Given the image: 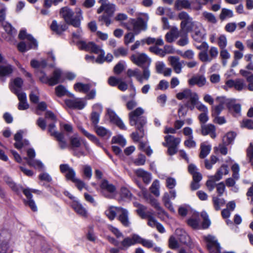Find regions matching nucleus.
Listing matches in <instances>:
<instances>
[{
	"instance_id": "nucleus-1",
	"label": "nucleus",
	"mask_w": 253,
	"mask_h": 253,
	"mask_svg": "<svg viewBox=\"0 0 253 253\" xmlns=\"http://www.w3.org/2000/svg\"><path fill=\"white\" fill-rule=\"evenodd\" d=\"M74 12L67 6L61 8L59 12L60 15L64 20L65 24L79 28L77 33H73V36L75 38H79L82 32L80 27L81 21L83 19V12L80 8H76L75 16H74Z\"/></svg>"
},
{
	"instance_id": "nucleus-2",
	"label": "nucleus",
	"mask_w": 253,
	"mask_h": 253,
	"mask_svg": "<svg viewBox=\"0 0 253 253\" xmlns=\"http://www.w3.org/2000/svg\"><path fill=\"white\" fill-rule=\"evenodd\" d=\"M144 113L143 108L138 107L128 114L130 125L132 126H135L137 130L142 132L143 127L147 123L146 117L142 116Z\"/></svg>"
},
{
	"instance_id": "nucleus-3",
	"label": "nucleus",
	"mask_w": 253,
	"mask_h": 253,
	"mask_svg": "<svg viewBox=\"0 0 253 253\" xmlns=\"http://www.w3.org/2000/svg\"><path fill=\"white\" fill-rule=\"evenodd\" d=\"M178 18L181 20L180 29L182 32L187 34L193 31V28L198 23L194 21L193 18L185 11H182L178 13Z\"/></svg>"
},
{
	"instance_id": "nucleus-4",
	"label": "nucleus",
	"mask_w": 253,
	"mask_h": 253,
	"mask_svg": "<svg viewBox=\"0 0 253 253\" xmlns=\"http://www.w3.org/2000/svg\"><path fill=\"white\" fill-rule=\"evenodd\" d=\"M229 170L228 166L226 165H223L218 169L214 175L209 176V179L207 181L206 185L210 191H212L215 188V182L220 180L223 175H226L228 173Z\"/></svg>"
},
{
	"instance_id": "nucleus-5",
	"label": "nucleus",
	"mask_w": 253,
	"mask_h": 253,
	"mask_svg": "<svg viewBox=\"0 0 253 253\" xmlns=\"http://www.w3.org/2000/svg\"><path fill=\"white\" fill-rule=\"evenodd\" d=\"M127 76L129 78L134 77L136 80L141 84L143 83L144 80L148 81L150 77L151 72L148 66L143 67L142 75L140 74L139 70L135 68L134 70L129 69L126 72Z\"/></svg>"
},
{
	"instance_id": "nucleus-6",
	"label": "nucleus",
	"mask_w": 253,
	"mask_h": 253,
	"mask_svg": "<svg viewBox=\"0 0 253 253\" xmlns=\"http://www.w3.org/2000/svg\"><path fill=\"white\" fill-rule=\"evenodd\" d=\"M56 127L55 123L49 124L48 131L50 135L55 137L58 142V145L61 149H65L68 147V143L65 140L64 134L63 132H58L55 129Z\"/></svg>"
},
{
	"instance_id": "nucleus-7",
	"label": "nucleus",
	"mask_w": 253,
	"mask_h": 253,
	"mask_svg": "<svg viewBox=\"0 0 253 253\" xmlns=\"http://www.w3.org/2000/svg\"><path fill=\"white\" fill-rule=\"evenodd\" d=\"M15 67L7 63L6 60L0 54V80L4 81L3 77L10 76L13 72Z\"/></svg>"
},
{
	"instance_id": "nucleus-8",
	"label": "nucleus",
	"mask_w": 253,
	"mask_h": 253,
	"mask_svg": "<svg viewBox=\"0 0 253 253\" xmlns=\"http://www.w3.org/2000/svg\"><path fill=\"white\" fill-rule=\"evenodd\" d=\"M28 42L27 45L25 42H20L17 45V48L21 52H25L30 49H37L38 47V42L32 36L27 37Z\"/></svg>"
},
{
	"instance_id": "nucleus-9",
	"label": "nucleus",
	"mask_w": 253,
	"mask_h": 253,
	"mask_svg": "<svg viewBox=\"0 0 253 253\" xmlns=\"http://www.w3.org/2000/svg\"><path fill=\"white\" fill-rule=\"evenodd\" d=\"M23 193L26 196L28 199V201L26 202V204H27L30 207L33 211H37V208L35 205V202L32 199V193L40 195L42 193V192L37 189L26 188L23 190Z\"/></svg>"
},
{
	"instance_id": "nucleus-10",
	"label": "nucleus",
	"mask_w": 253,
	"mask_h": 253,
	"mask_svg": "<svg viewBox=\"0 0 253 253\" xmlns=\"http://www.w3.org/2000/svg\"><path fill=\"white\" fill-rule=\"evenodd\" d=\"M100 187L102 189V194L106 198L111 199L113 197V194L116 191L115 186L110 183L107 180H104L102 182Z\"/></svg>"
},
{
	"instance_id": "nucleus-11",
	"label": "nucleus",
	"mask_w": 253,
	"mask_h": 253,
	"mask_svg": "<svg viewBox=\"0 0 253 253\" xmlns=\"http://www.w3.org/2000/svg\"><path fill=\"white\" fill-rule=\"evenodd\" d=\"M176 97L179 100L188 99L193 103H194L196 100H198L199 99L198 95L196 93L193 92L190 89L187 88L185 89L182 92L177 93Z\"/></svg>"
},
{
	"instance_id": "nucleus-12",
	"label": "nucleus",
	"mask_w": 253,
	"mask_h": 253,
	"mask_svg": "<svg viewBox=\"0 0 253 253\" xmlns=\"http://www.w3.org/2000/svg\"><path fill=\"white\" fill-rule=\"evenodd\" d=\"M107 115L112 123L115 124L121 129L126 130V129L122 120L117 116L114 110L109 108L107 109Z\"/></svg>"
},
{
	"instance_id": "nucleus-13",
	"label": "nucleus",
	"mask_w": 253,
	"mask_h": 253,
	"mask_svg": "<svg viewBox=\"0 0 253 253\" xmlns=\"http://www.w3.org/2000/svg\"><path fill=\"white\" fill-rule=\"evenodd\" d=\"M69 144H68V147L72 150H75L80 148L82 144H84L85 147L87 148L86 142L84 141L77 134H75L69 138Z\"/></svg>"
},
{
	"instance_id": "nucleus-14",
	"label": "nucleus",
	"mask_w": 253,
	"mask_h": 253,
	"mask_svg": "<svg viewBox=\"0 0 253 253\" xmlns=\"http://www.w3.org/2000/svg\"><path fill=\"white\" fill-rule=\"evenodd\" d=\"M130 23L133 26L132 30L135 35L138 34L141 31L146 29V23L141 17H138L136 19H130Z\"/></svg>"
},
{
	"instance_id": "nucleus-15",
	"label": "nucleus",
	"mask_w": 253,
	"mask_h": 253,
	"mask_svg": "<svg viewBox=\"0 0 253 253\" xmlns=\"http://www.w3.org/2000/svg\"><path fill=\"white\" fill-rule=\"evenodd\" d=\"M59 168L61 172L65 174V176L67 180H71L73 182L74 179L77 178L75 177V171L69 165L61 164Z\"/></svg>"
},
{
	"instance_id": "nucleus-16",
	"label": "nucleus",
	"mask_w": 253,
	"mask_h": 253,
	"mask_svg": "<svg viewBox=\"0 0 253 253\" xmlns=\"http://www.w3.org/2000/svg\"><path fill=\"white\" fill-rule=\"evenodd\" d=\"M66 105L71 108L83 109L86 105V102L81 98L67 99L65 101Z\"/></svg>"
},
{
	"instance_id": "nucleus-17",
	"label": "nucleus",
	"mask_w": 253,
	"mask_h": 253,
	"mask_svg": "<svg viewBox=\"0 0 253 253\" xmlns=\"http://www.w3.org/2000/svg\"><path fill=\"white\" fill-rule=\"evenodd\" d=\"M130 59L134 64L142 68L143 65L148 61L147 56L144 53L132 55Z\"/></svg>"
},
{
	"instance_id": "nucleus-18",
	"label": "nucleus",
	"mask_w": 253,
	"mask_h": 253,
	"mask_svg": "<svg viewBox=\"0 0 253 253\" xmlns=\"http://www.w3.org/2000/svg\"><path fill=\"white\" fill-rule=\"evenodd\" d=\"M192 32H193L192 37L195 41L200 42L204 39L205 35L204 29L200 23L197 24Z\"/></svg>"
},
{
	"instance_id": "nucleus-19",
	"label": "nucleus",
	"mask_w": 253,
	"mask_h": 253,
	"mask_svg": "<svg viewBox=\"0 0 253 253\" xmlns=\"http://www.w3.org/2000/svg\"><path fill=\"white\" fill-rule=\"evenodd\" d=\"M201 133L203 135H210L212 138L216 137L215 127L212 124H201Z\"/></svg>"
},
{
	"instance_id": "nucleus-20",
	"label": "nucleus",
	"mask_w": 253,
	"mask_h": 253,
	"mask_svg": "<svg viewBox=\"0 0 253 253\" xmlns=\"http://www.w3.org/2000/svg\"><path fill=\"white\" fill-rule=\"evenodd\" d=\"M168 60L174 72L176 74L180 73L182 68V63L180 62L179 58L176 56H169L168 58Z\"/></svg>"
},
{
	"instance_id": "nucleus-21",
	"label": "nucleus",
	"mask_w": 253,
	"mask_h": 253,
	"mask_svg": "<svg viewBox=\"0 0 253 253\" xmlns=\"http://www.w3.org/2000/svg\"><path fill=\"white\" fill-rule=\"evenodd\" d=\"M207 80L203 75H196L192 77L188 80V84L190 85H197L202 87L206 84Z\"/></svg>"
},
{
	"instance_id": "nucleus-22",
	"label": "nucleus",
	"mask_w": 253,
	"mask_h": 253,
	"mask_svg": "<svg viewBox=\"0 0 253 253\" xmlns=\"http://www.w3.org/2000/svg\"><path fill=\"white\" fill-rule=\"evenodd\" d=\"M165 141L162 143L164 146L177 147L180 143L181 139L180 138L175 137L173 135H168L165 137Z\"/></svg>"
},
{
	"instance_id": "nucleus-23",
	"label": "nucleus",
	"mask_w": 253,
	"mask_h": 253,
	"mask_svg": "<svg viewBox=\"0 0 253 253\" xmlns=\"http://www.w3.org/2000/svg\"><path fill=\"white\" fill-rule=\"evenodd\" d=\"M62 72L60 69L54 70L52 75L50 77V85H54L59 83L63 82L64 79H62Z\"/></svg>"
},
{
	"instance_id": "nucleus-24",
	"label": "nucleus",
	"mask_w": 253,
	"mask_h": 253,
	"mask_svg": "<svg viewBox=\"0 0 253 253\" xmlns=\"http://www.w3.org/2000/svg\"><path fill=\"white\" fill-rule=\"evenodd\" d=\"M118 209L120 210L118 217L119 220L124 226L129 227L130 225V222L128 219V212L127 210L123 208Z\"/></svg>"
},
{
	"instance_id": "nucleus-25",
	"label": "nucleus",
	"mask_w": 253,
	"mask_h": 253,
	"mask_svg": "<svg viewBox=\"0 0 253 253\" xmlns=\"http://www.w3.org/2000/svg\"><path fill=\"white\" fill-rule=\"evenodd\" d=\"M67 28L68 26L66 24L62 23L58 24L55 20L52 21L50 25L51 30L58 35L61 34L62 32L66 31Z\"/></svg>"
},
{
	"instance_id": "nucleus-26",
	"label": "nucleus",
	"mask_w": 253,
	"mask_h": 253,
	"mask_svg": "<svg viewBox=\"0 0 253 253\" xmlns=\"http://www.w3.org/2000/svg\"><path fill=\"white\" fill-rule=\"evenodd\" d=\"M142 194L143 195V196L146 199H149V203L150 204L154 207L156 210L162 211V208L160 206L159 203L157 201L156 199L154 198L153 197H151L147 192V191L146 188H142Z\"/></svg>"
},
{
	"instance_id": "nucleus-27",
	"label": "nucleus",
	"mask_w": 253,
	"mask_h": 253,
	"mask_svg": "<svg viewBox=\"0 0 253 253\" xmlns=\"http://www.w3.org/2000/svg\"><path fill=\"white\" fill-rule=\"evenodd\" d=\"M174 7L177 10L191 9V2L189 0H175Z\"/></svg>"
},
{
	"instance_id": "nucleus-28",
	"label": "nucleus",
	"mask_w": 253,
	"mask_h": 253,
	"mask_svg": "<svg viewBox=\"0 0 253 253\" xmlns=\"http://www.w3.org/2000/svg\"><path fill=\"white\" fill-rule=\"evenodd\" d=\"M104 2V11L109 16H112L116 10V6L115 4L111 3L108 0H101Z\"/></svg>"
},
{
	"instance_id": "nucleus-29",
	"label": "nucleus",
	"mask_w": 253,
	"mask_h": 253,
	"mask_svg": "<svg viewBox=\"0 0 253 253\" xmlns=\"http://www.w3.org/2000/svg\"><path fill=\"white\" fill-rule=\"evenodd\" d=\"M72 207L81 216L83 217L87 216L86 210L80 203L77 202H73L72 204Z\"/></svg>"
},
{
	"instance_id": "nucleus-30",
	"label": "nucleus",
	"mask_w": 253,
	"mask_h": 253,
	"mask_svg": "<svg viewBox=\"0 0 253 253\" xmlns=\"http://www.w3.org/2000/svg\"><path fill=\"white\" fill-rule=\"evenodd\" d=\"M201 151L199 157L201 159L206 158L210 153L211 146L207 142L202 143L200 145Z\"/></svg>"
},
{
	"instance_id": "nucleus-31",
	"label": "nucleus",
	"mask_w": 253,
	"mask_h": 253,
	"mask_svg": "<svg viewBox=\"0 0 253 253\" xmlns=\"http://www.w3.org/2000/svg\"><path fill=\"white\" fill-rule=\"evenodd\" d=\"M121 208V207L111 206L107 210H106L105 213L110 220H113L116 216L117 212H120V210H119L118 209Z\"/></svg>"
},
{
	"instance_id": "nucleus-32",
	"label": "nucleus",
	"mask_w": 253,
	"mask_h": 253,
	"mask_svg": "<svg viewBox=\"0 0 253 253\" xmlns=\"http://www.w3.org/2000/svg\"><path fill=\"white\" fill-rule=\"evenodd\" d=\"M94 129L97 135L101 137L109 138L112 135L111 131L104 127L96 126H94Z\"/></svg>"
},
{
	"instance_id": "nucleus-33",
	"label": "nucleus",
	"mask_w": 253,
	"mask_h": 253,
	"mask_svg": "<svg viewBox=\"0 0 253 253\" xmlns=\"http://www.w3.org/2000/svg\"><path fill=\"white\" fill-rule=\"evenodd\" d=\"M216 100L217 101L219 104L213 108V115H218L220 113L223 108V105L225 101V98L223 97H217Z\"/></svg>"
},
{
	"instance_id": "nucleus-34",
	"label": "nucleus",
	"mask_w": 253,
	"mask_h": 253,
	"mask_svg": "<svg viewBox=\"0 0 253 253\" xmlns=\"http://www.w3.org/2000/svg\"><path fill=\"white\" fill-rule=\"evenodd\" d=\"M136 175L138 177H142L143 181L146 183H149L151 181V175L147 171L142 169H138L135 171Z\"/></svg>"
},
{
	"instance_id": "nucleus-35",
	"label": "nucleus",
	"mask_w": 253,
	"mask_h": 253,
	"mask_svg": "<svg viewBox=\"0 0 253 253\" xmlns=\"http://www.w3.org/2000/svg\"><path fill=\"white\" fill-rule=\"evenodd\" d=\"M90 84H84L81 83H77L74 85L75 90L80 92L86 93L90 88Z\"/></svg>"
},
{
	"instance_id": "nucleus-36",
	"label": "nucleus",
	"mask_w": 253,
	"mask_h": 253,
	"mask_svg": "<svg viewBox=\"0 0 253 253\" xmlns=\"http://www.w3.org/2000/svg\"><path fill=\"white\" fill-rule=\"evenodd\" d=\"M178 29L176 27H173L169 32H168L165 36L166 40L168 42H172L174 39L178 36Z\"/></svg>"
},
{
	"instance_id": "nucleus-37",
	"label": "nucleus",
	"mask_w": 253,
	"mask_h": 253,
	"mask_svg": "<svg viewBox=\"0 0 253 253\" xmlns=\"http://www.w3.org/2000/svg\"><path fill=\"white\" fill-rule=\"evenodd\" d=\"M26 160L27 164L30 166L33 167L35 169L42 170L43 169V164L40 161L35 159H28L27 157L24 158Z\"/></svg>"
},
{
	"instance_id": "nucleus-38",
	"label": "nucleus",
	"mask_w": 253,
	"mask_h": 253,
	"mask_svg": "<svg viewBox=\"0 0 253 253\" xmlns=\"http://www.w3.org/2000/svg\"><path fill=\"white\" fill-rule=\"evenodd\" d=\"M79 128L81 130L82 133L89 140H90L91 141H92L93 142H94L95 144L98 146H100L101 145L99 140L95 135L89 133L82 126H79Z\"/></svg>"
},
{
	"instance_id": "nucleus-39",
	"label": "nucleus",
	"mask_w": 253,
	"mask_h": 253,
	"mask_svg": "<svg viewBox=\"0 0 253 253\" xmlns=\"http://www.w3.org/2000/svg\"><path fill=\"white\" fill-rule=\"evenodd\" d=\"M212 203L213 207L216 211L220 210V207L225 204V201L223 198H219L217 197H212Z\"/></svg>"
},
{
	"instance_id": "nucleus-40",
	"label": "nucleus",
	"mask_w": 253,
	"mask_h": 253,
	"mask_svg": "<svg viewBox=\"0 0 253 253\" xmlns=\"http://www.w3.org/2000/svg\"><path fill=\"white\" fill-rule=\"evenodd\" d=\"M236 136V134L234 132H229L223 137L222 142L225 145L230 144L233 142Z\"/></svg>"
},
{
	"instance_id": "nucleus-41",
	"label": "nucleus",
	"mask_w": 253,
	"mask_h": 253,
	"mask_svg": "<svg viewBox=\"0 0 253 253\" xmlns=\"http://www.w3.org/2000/svg\"><path fill=\"white\" fill-rule=\"evenodd\" d=\"M160 183L158 180H154L151 187H150V190L151 192L156 197L160 196Z\"/></svg>"
},
{
	"instance_id": "nucleus-42",
	"label": "nucleus",
	"mask_w": 253,
	"mask_h": 253,
	"mask_svg": "<svg viewBox=\"0 0 253 253\" xmlns=\"http://www.w3.org/2000/svg\"><path fill=\"white\" fill-rule=\"evenodd\" d=\"M132 196L130 191L126 187H123L120 190V197L123 200H130Z\"/></svg>"
},
{
	"instance_id": "nucleus-43",
	"label": "nucleus",
	"mask_w": 253,
	"mask_h": 253,
	"mask_svg": "<svg viewBox=\"0 0 253 253\" xmlns=\"http://www.w3.org/2000/svg\"><path fill=\"white\" fill-rule=\"evenodd\" d=\"M233 16V12L232 10L223 8L222 9L219 15V18L221 20H224L226 18H231Z\"/></svg>"
},
{
	"instance_id": "nucleus-44",
	"label": "nucleus",
	"mask_w": 253,
	"mask_h": 253,
	"mask_svg": "<svg viewBox=\"0 0 253 253\" xmlns=\"http://www.w3.org/2000/svg\"><path fill=\"white\" fill-rule=\"evenodd\" d=\"M23 84V81L20 78H16L13 80V86L11 88V90L14 92L15 90L21 91L22 86Z\"/></svg>"
},
{
	"instance_id": "nucleus-45",
	"label": "nucleus",
	"mask_w": 253,
	"mask_h": 253,
	"mask_svg": "<svg viewBox=\"0 0 253 253\" xmlns=\"http://www.w3.org/2000/svg\"><path fill=\"white\" fill-rule=\"evenodd\" d=\"M202 15L205 20L212 24H215L217 22V20L215 16L212 13L207 11H204L202 13Z\"/></svg>"
},
{
	"instance_id": "nucleus-46",
	"label": "nucleus",
	"mask_w": 253,
	"mask_h": 253,
	"mask_svg": "<svg viewBox=\"0 0 253 253\" xmlns=\"http://www.w3.org/2000/svg\"><path fill=\"white\" fill-rule=\"evenodd\" d=\"M201 216L203 219V221L202 222V228L203 229L208 228L211 224V221L209 219V216L207 213L206 211H203L201 212Z\"/></svg>"
},
{
	"instance_id": "nucleus-47",
	"label": "nucleus",
	"mask_w": 253,
	"mask_h": 253,
	"mask_svg": "<svg viewBox=\"0 0 253 253\" xmlns=\"http://www.w3.org/2000/svg\"><path fill=\"white\" fill-rule=\"evenodd\" d=\"M92 42H86L84 41H81L78 42V45L81 49L90 51Z\"/></svg>"
},
{
	"instance_id": "nucleus-48",
	"label": "nucleus",
	"mask_w": 253,
	"mask_h": 253,
	"mask_svg": "<svg viewBox=\"0 0 253 253\" xmlns=\"http://www.w3.org/2000/svg\"><path fill=\"white\" fill-rule=\"evenodd\" d=\"M126 140L121 135L114 136L112 139V143L119 144L122 147H124L126 145Z\"/></svg>"
},
{
	"instance_id": "nucleus-49",
	"label": "nucleus",
	"mask_w": 253,
	"mask_h": 253,
	"mask_svg": "<svg viewBox=\"0 0 253 253\" xmlns=\"http://www.w3.org/2000/svg\"><path fill=\"white\" fill-rule=\"evenodd\" d=\"M213 1L214 0H195L198 5L194 7L193 9L197 11L200 10L202 9L203 5H205L209 2L212 3Z\"/></svg>"
},
{
	"instance_id": "nucleus-50",
	"label": "nucleus",
	"mask_w": 253,
	"mask_h": 253,
	"mask_svg": "<svg viewBox=\"0 0 253 253\" xmlns=\"http://www.w3.org/2000/svg\"><path fill=\"white\" fill-rule=\"evenodd\" d=\"M246 85L243 79H237L235 80V89L238 91H241L246 88Z\"/></svg>"
},
{
	"instance_id": "nucleus-51",
	"label": "nucleus",
	"mask_w": 253,
	"mask_h": 253,
	"mask_svg": "<svg viewBox=\"0 0 253 253\" xmlns=\"http://www.w3.org/2000/svg\"><path fill=\"white\" fill-rule=\"evenodd\" d=\"M122 247L121 249L124 250L127 249L130 246L133 245L132 237L125 238L121 243Z\"/></svg>"
},
{
	"instance_id": "nucleus-52",
	"label": "nucleus",
	"mask_w": 253,
	"mask_h": 253,
	"mask_svg": "<svg viewBox=\"0 0 253 253\" xmlns=\"http://www.w3.org/2000/svg\"><path fill=\"white\" fill-rule=\"evenodd\" d=\"M112 16H109L108 15L103 14L101 15L98 18V20L99 22H101V25H103L105 24L106 26H109L111 23V20L110 19V17Z\"/></svg>"
},
{
	"instance_id": "nucleus-53",
	"label": "nucleus",
	"mask_w": 253,
	"mask_h": 253,
	"mask_svg": "<svg viewBox=\"0 0 253 253\" xmlns=\"http://www.w3.org/2000/svg\"><path fill=\"white\" fill-rule=\"evenodd\" d=\"M146 209V207L144 206L142 208L137 209L136 210V212L138 215L142 219L147 218V217L151 214L150 212H145Z\"/></svg>"
},
{
	"instance_id": "nucleus-54",
	"label": "nucleus",
	"mask_w": 253,
	"mask_h": 253,
	"mask_svg": "<svg viewBox=\"0 0 253 253\" xmlns=\"http://www.w3.org/2000/svg\"><path fill=\"white\" fill-rule=\"evenodd\" d=\"M113 53L116 57L126 56L127 54V50L123 47H120L115 49Z\"/></svg>"
},
{
	"instance_id": "nucleus-55",
	"label": "nucleus",
	"mask_w": 253,
	"mask_h": 253,
	"mask_svg": "<svg viewBox=\"0 0 253 253\" xmlns=\"http://www.w3.org/2000/svg\"><path fill=\"white\" fill-rule=\"evenodd\" d=\"M231 170L232 171V177L236 179H239L240 178L239 171H240V167L239 165L235 163L231 167Z\"/></svg>"
},
{
	"instance_id": "nucleus-56",
	"label": "nucleus",
	"mask_w": 253,
	"mask_h": 253,
	"mask_svg": "<svg viewBox=\"0 0 253 253\" xmlns=\"http://www.w3.org/2000/svg\"><path fill=\"white\" fill-rule=\"evenodd\" d=\"M3 27L4 30L8 34L11 36H13L16 34V31L15 29L10 24L6 23L4 25H3Z\"/></svg>"
},
{
	"instance_id": "nucleus-57",
	"label": "nucleus",
	"mask_w": 253,
	"mask_h": 253,
	"mask_svg": "<svg viewBox=\"0 0 253 253\" xmlns=\"http://www.w3.org/2000/svg\"><path fill=\"white\" fill-rule=\"evenodd\" d=\"M83 173L84 176L87 179H90L92 176V169L88 165H85L83 167Z\"/></svg>"
},
{
	"instance_id": "nucleus-58",
	"label": "nucleus",
	"mask_w": 253,
	"mask_h": 253,
	"mask_svg": "<svg viewBox=\"0 0 253 253\" xmlns=\"http://www.w3.org/2000/svg\"><path fill=\"white\" fill-rule=\"evenodd\" d=\"M227 44V41L224 35H221L218 38V45L220 49L225 48Z\"/></svg>"
},
{
	"instance_id": "nucleus-59",
	"label": "nucleus",
	"mask_w": 253,
	"mask_h": 253,
	"mask_svg": "<svg viewBox=\"0 0 253 253\" xmlns=\"http://www.w3.org/2000/svg\"><path fill=\"white\" fill-rule=\"evenodd\" d=\"M138 131H139V133H138L137 131H135L132 133L131 134V138L134 142L139 141V139L143 137L145 135L144 127H143V133L142 132H141L140 130Z\"/></svg>"
},
{
	"instance_id": "nucleus-60",
	"label": "nucleus",
	"mask_w": 253,
	"mask_h": 253,
	"mask_svg": "<svg viewBox=\"0 0 253 253\" xmlns=\"http://www.w3.org/2000/svg\"><path fill=\"white\" fill-rule=\"evenodd\" d=\"M163 201L165 206L170 210H172L173 208L169 200V195L168 193H165L163 197Z\"/></svg>"
},
{
	"instance_id": "nucleus-61",
	"label": "nucleus",
	"mask_w": 253,
	"mask_h": 253,
	"mask_svg": "<svg viewBox=\"0 0 253 253\" xmlns=\"http://www.w3.org/2000/svg\"><path fill=\"white\" fill-rule=\"evenodd\" d=\"M134 41V34L131 32L126 34L124 37V42L126 45H128Z\"/></svg>"
},
{
	"instance_id": "nucleus-62",
	"label": "nucleus",
	"mask_w": 253,
	"mask_h": 253,
	"mask_svg": "<svg viewBox=\"0 0 253 253\" xmlns=\"http://www.w3.org/2000/svg\"><path fill=\"white\" fill-rule=\"evenodd\" d=\"M241 126L242 127H245L248 129H253V121L250 119L243 120L241 123Z\"/></svg>"
},
{
	"instance_id": "nucleus-63",
	"label": "nucleus",
	"mask_w": 253,
	"mask_h": 253,
	"mask_svg": "<svg viewBox=\"0 0 253 253\" xmlns=\"http://www.w3.org/2000/svg\"><path fill=\"white\" fill-rule=\"evenodd\" d=\"M199 58L202 62H211V58L208 54L207 51H202L199 53Z\"/></svg>"
},
{
	"instance_id": "nucleus-64",
	"label": "nucleus",
	"mask_w": 253,
	"mask_h": 253,
	"mask_svg": "<svg viewBox=\"0 0 253 253\" xmlns=\"http://www.w3.org/2000/svg\"><path fill=\"white\" fill-rule=\"evenodd\" d=\"M55 91L56 95L59 97L65 95L67 92L65 87L62 85L57 86L55 88Z\"/></svg>"
}]
</instances>
